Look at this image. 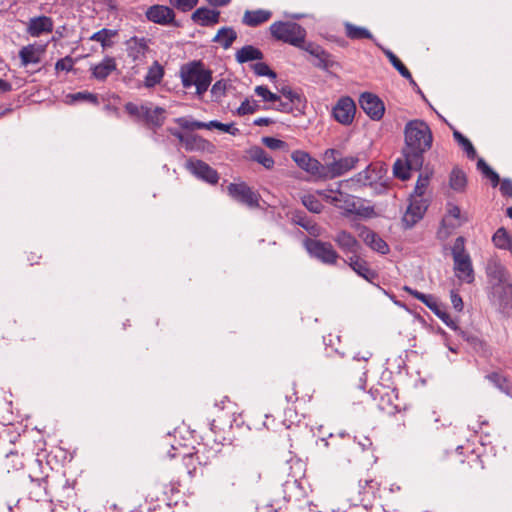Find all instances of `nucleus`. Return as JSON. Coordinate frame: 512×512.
<instances>
[{
	"label": "nucleus",
	"mask_w": 512,
	"mask_h": 512,
	"mask_svg": "<svg viewBox=\"0 0 512 512\" xmlns=\"http://www.w3.org/2000/svg\"><path fill=\"white\" fill-rule=\"evenodd\" d=\"M374 172L375 170L371 169V166H368L365 170L359 172L355 176V179L362 185H372L377 179V175H373Z\"/></svg>",
	"instance_id": "obj_55"
},
{
	"label": "nucleus",
	"mask_w": 512,
	"mask_h": 512,
	"mask_svg": "<svg viewBox=\"0 0 512 512\" xmlns=\"http://www.w3.org/2000/svg\"><path fill=\"white\" fill-rule=\"evenodd\" d=\"M236 39L237 33L232 27H222L218 30L213 41L219 43L224 49H228Z\"/></svg>",
	"instance_id": "obj_41"
},
{
	"label": "nucleus",
	"mask_w": 512,
	"mask_h": 512,
	"mask_svg": "<svg viewBox=\"0 0 512 512\" xmlns=\"http://www.w3.org/2000/svg\"><path fill=\"white\" fill-rule=\"evenodd\" d=\"M263 57L262 51L253 45H245L235 54L237 62L241 64L254 60H262Z\"/></svg>",
	"instance_id": "obj_37"
},
{
	"label": "nucleus",
	"mask_w": 512,
	"mask_h": 512,
	"mask_svg": "<svg viewBox=\"0 0 512 512\" xmlns=\"http://www.w3.org/2000/svg\"><path fill=\"white\" fill-rule=\"evenodd\" d=\"M344 353H340L338 349L333 350L331 347L326 348V360L324 362V367L327 370H334L337 368L336 362L333 361L334 358L342 359Z\"/></svg>",
	"instance_id": "obj_57"
},
{
	"label": "nucleus",
	"mask_w": 512,
	"mask_h": 512,
	"mask_svg": "<svg viewBox=\"0 0 512 512\" xmlns=\"http://www.w3.org/2000/svg\"><path fill=\"white\" fill-rule=\"evenodd\" d=\"M186 168L197 178L209 184L214 185L219 181L218 172L202 160L191 158L187 160Z\"/></svg>",
	"instance_id": "obj_13"
},
{
	"label": "nucleus",
	"mask_w": 512,
	"mask_h": 512,
	"mask_svg": "<svg viewBox=\"0 0 512 512\" xmlns=\"http://www.w3.org/2000/svg\"><path fill=\"white\" fill-rule=\"evenodd\" d=\"M477 169L481 171L484 177L491 181L493 187H496L500 183L499 175L485 162L483 158H479L477 161Z\"/></svg>",
	"instance_id": "obj_48"
},
{
	"label": "nucleus",
	"mask_w": 512,
	"mask_h": 512,
	"mask_svg": "<svg viewBox=\"0 0 512 512\" xmlns=\"http://www.w3.org/2000/svg\"><path fill=\"white\" fill-rule=\"evenodd\" d=\"M252 69L258 76H267L271 79H275L277 77V74L264 62H257L253 64Z\"/></svg>",
	"instance_id": "obj_61"
},
{
	"label": "nucleus",
	"mask_w": 512,
	"mask_h": 512,
	"mask_svg": "<svg viewBox=\"0 0 512 512\" xmlns=\"http://www.w3.org/2000/svg\"><path fill=\"white\" fill-rule=\"evenodd\" d=\"M371 394L374 400L377 401L376 405L378 409L382 412L388 415H394L400 411L398 395L395 390L381 386L380 388L372 390Z\"/></svg>",
	"instance_id": "obj_9"
},
{
	"label": "nucleus",
	"mask_w": 512,
	"mask_h": 512,
	"mask_svg": "<svg viewBox=\"0 0 512 512\" xmlns=\"http://www.w3.org/2000/svg\"><path fill=\"white\" fill-rule=\"evenodd\" d=\"M149 39L145 37H131L126 41V50L129 58L133 62H142L146 58V54L149 50Z\"/></svg>",
	"instance_id": "obj_20"
},
{
	"label": "nucleus",
	"mask_w": 512,
	"mask_h": 512,
	"mask_svg": "<svg viewBox=\"0 0 512 512\" xmlns=\"http://www.w3.org/2000/svg\"><path fill=\"white\" fill-rule=\"evenodd\" d=\"M345 35L351 40L370 39L373 40L371 32L360 26H356L350 22L344 23Z\"/></svg>",
	"instance_id": "obj_42"
},
{
	"label": "nucleus",
	"mask_w": 512,
	"mask_h": 512,
	"mask_svg": "<svg viewBox=\"0 0 512 512\" xmlns=\"http://www.w3.org/2000/svg\"><path fill=\"white\" fill-rule=\"evenodd\" d=\"M229 196L238 203L254 209L260 206L261 196L245 182L230 183L227 186Z\"/></svg>",
	"instance_id": "obj_8"
},
{
	"label": "nucleus",
	"mask_w": 512,
	"mask_h": 512,
	"mask_svg": "<svg viewBox=\"0 0 512 512\" xmlns=\"http://www.w3.org/2000/svg\"><path fill=\"white\" fill-rule=\"evenodd\" d=\"M186 150L204 149L210 143L198 135H187L183 142Z\"/></svg>",
	"instance_id": "obj_51"
},
{
	"label": "nucleus",
	"mask_w": 512,
	"mask_h": 512,
	"mask_svg": "<svg viewBox=\"0 0 512 512\" xmlns=\"http://www.w3.org/2000/svg\"><path fill=\"white\" fill-rule=\"evenodd\" d=\"M403 290L412 295L414 298L425 304L435 315L443 306L438 299L432 294H424L409 286H404Z\"/></svg>",
	"instance_id": "obj_33"
},
{
	"label": "nucleus",
	"mask_w": 512,
	"mask_h": 512,
	"mask_svg": "<svg viewBox=\"0 0 512 512\" xmlns=\"http://www.w3.org/2000/svg\"><path fill=\"white\" fill-rule=\"evenodd\" d=\"M491 301L506 309L512 301V283L506 280L491 284Z\"/></svg>",
	"instance_id": "obj_19"
},
{
	"label": "nucleus",
	"mask_w": 512,
	"mask_h": 512,
	"mask_svg": "<svg viewBox=\"0 0 512 512\" xmlns=\"http://www.w3.org/2000/svg\"><path fill=\"white\" fill-rule=\"evenodd\" d=\"M343 182H338L336 188H330L326 190H319L317 193L324 199L329 201L335 207L343 209L347 212H353L356 208V204L353 197L341 192V186Z\"/></svg>",
	"instance_id": "obj_10"
},
{
	"label": "nucleus",
	"mask_w": 512,
	"mask_h": 512,
	"mask_svg": "<svg viewBox=\"0 0 512 512\" xmlns=\"http://www.w3.org/2000/svg\"><path fill=\"white\" fill-rule=\"evenodd\" d=\"M283 499L287 502L297 500L302 495V487L297 479H288L282 485Z\"/></svg>",
	"instance_id": "obj_38"
},
{
	"label": "nucleus",
	"mask_w": 512,
	"mask_h": 512,
	"mask_svg": "<svg viewBox=\"0 0 512 512\" xmlns=\"http://www.w3.org/2000/svg\"><path fill=\"white\" fill-rule=\"evenodd\" d=\"M359 237L367 246L380 254L385 255L390 251L388 244L376 232L366 226L360 229Z\"/></svg>",
	"instance_id": "obj_23"
},
{
	"label": "nucleus",
	"mask_w": 512,
	"mask_h": 512,
	"mask_svg": "<svg viewBox=\"0 0 512 512\" xmlns=\"http://www.w3.org/2000/svg\"><path fill=\"white\" fill-rule=\"evenodd\" d=\"M272 17L270 10L257 9L245 11L242 22L249 27H257L267 22Z\"/></svg>",
	"instance_id": "obj_32"
},
{
	"label": "nucleus",
	"mask_w": 512,
	"mask_h": 512,
	"mask_svg": "<svg viewBox=\"0 0 512 512\" xmlns=\"http://www.w3.org/2000/svg\"><path fill=\"white\" fill-rule=\"evenodd\" d=\"M486 378L493 383L499 390L508 393L510 384L505 376L498 372H492L486 376Z\"/></svg>",
	"instance_id": "obj_52"
},
{
	"label": "nucleus",
	"mask_w": 512,
	"mask_h": 512,
	"mask_svg": "<svg viewBox=\"0 0 512 512\" xmlns=\"http://www.w3.org/2000/svg\"><path fill=\"white\" fill-rule=\"evenodd\" d=\"M165 112V109L162 107L151 109L150 107L146 106L143 122L148 128L156 131V129L160 128L165 122Z\"/></svg>",
	"instance_id": "obj_31"
},
{
	"label": "nucleus",
	"mask_w": 512,
	"mask_h": 512,
	"mask_svg": "<svg viewBox=\"0 0 512 512\" xmlns=\"http://www.w3.org/2000/svg\"><path fill=\"white\" fill-rule=\"evenodd\" d=\"M67 97L70 98L71 102L87 101V102H90L93 105H98L99 104L97 94H94V93H91V92H88V91H83V92H77V93H74V94H69Z\"/></svg>",
	"instance_id": "obj_54"
},
{
	"label": "nucleus",
	"mask_w": 512,
	"mask_h": 512,
	"mask_svg": "<svg viewBox=\"0 0 512 512\" xmlns=\"http://www.w3.org/2000/svg\"><path fill=\"white\" fill-rule=\"evenodd\" d=\"M258 109H259V105H258L257 101H255V100L251 101L248 98H246L241 103L240 107L237 109V113L240 116H243V115H247V114H252V113L256 112Z\"/></svg>",
	"instance_id": "obj_63"
},
{
	"label": "nucleus",
	"mask_w": 512,
	"mask_h": 512,
	"mask_svg": "<svg viewBox=\"0 0 512 512\" xmlns=\"http://www.w3.org/2000/svg\"><path fill=\"white\" fill-rule=\"evenodd\" d=\"M117 34V30L103 28L93 33L90 36L89 40L99 42L101 44V47L105 50L107 48H111L114 45L112 38L117 36Z\"/></svg>",
	"instance_id": "obj_40"
},
{
	"label": "nucleus",
	"mask_w": 512,
	"mask_h": 512,
	"mask_svg": "<svg viewBox=\"0 0 512 512\" xmlns=\"http://www.w3.org/2000/svg\"><path fill=\"white\" fill-rule=\"evenodd\" d=\"M145 16L148 21L155 24L162 26L172 25L174 27H180V23L175 19L174 10L165 5L155 4L150 6L146 10Z\"/></svg>",
	"instance_id": "obj_12"
},
{
	"label": "nucleus",
	"mask_w": 512,
	"mask_h": 512,
	"mask_svg": "<svg viewBox=\"0 0 512 512\" xmlns=\"http://www.w3.org/2000/svg\"><path fill=\"white\" fill-rule=\"evenodd\" d=\"M449 185L456 192H463L467 185L465 172L459 167H454L450 173Z\"/></svg>",
	"instance_id": "obj_43"
},
{
	"label": "nucleus",
	"mask_w": 512,
	"mask_h": 512,
	"mask_svg": "<svg viewBox=\"0 0 512 512\" xmlns=\"http://www.w3.org/2000/svg\"><path fill=\"white\" fill-rule=\"evenodd\" d=\"M175 122L185 130H195V129H205L206 123L197 121V120H189L186 117H179L175 119Z\"/></svg>",
	"instance_id": "obj_56"
},
{
	"label": "nucleus",
	"mask_w": 512,
	"mask_h": 512,
	"mask_svg": "<svg viewBox=\"0 0 512 512\" xmlns=\"http://www.w3.org/2000/svg\"><path fill=\"white\" fill-rule=\"evenodd\" d=\"M269 30L272 37L278 41L298 48L305 46L306 30L296 22L277 21L271 24Z\"/></svg>",
	"instance_id": "obj_5"
},
{
	"label": "nucleus",
	"mask_w": 512,
	"mask_h": 512,
	"mask_svg": "<svg viewBox=\"0 0 512 512\" xmlns=\"http://www.w3.org/2000/svg\"><path fill=\"white\" fill-rule=\"evenodd\" d=\"M182 84L185 88L196 87V94L202 96L212 82V72L201 61H192L180 69Z\"/></svg>",
	"instance_id": "obj_3"
},
{
	"label": "nucleus",
	"mask_w": 512,
	"mask_h": 512,
	"mask_svg": "<svg viewBox=\"0 0 512 512\" xmlns=\"http://www.w3.org/2000/svg\"><path fill=\"white\" fill-rule=\"evenodd\" d=\"M456 277L468 284L474 281V270L470 255L453 259Z\"/></svg>",
	"instance_id": "obj_24"
},
{
	"label": "nucleus",
	"mask_w": 512,
	"mask_h": 512,
	"mask_svg": "<svg viewBox=\"0 0 512 512\" xmlns=\"http://www.w3.org/2000/svg\"><path fill=\"white\" fill-rule=\"evenodd\" d=\"M303 49L317 60L313 64L319 69L329 71L331 68L338 66L334 57L318 44L309 42Z\"/></svg>",
	"instance_id": "obj_16"
},
{
	"label": "nucleus",
	"mask_w": 512,
	"mask_h": 512,
	"mask_svg": "<svg viewBox=\"0 0 512 512\" xmlns=\"http://www.w3.org/2000/svg\"><path fill=\"white\" fill-rule=\"evenodd\" d=\"M117 69L116 61L111 56H105L103 60L91 67L92 77L98 81H105L108 76Z\"/></svg>",
	"instance_id": "obj_28"
},
{
	"label": "nucleus",
	"mask_w": 512,
	"mask_h": 512,
	"mask_svg": "<svg viewBox=\"0 0 512 512\" xmlns=\"http://www.w3.org/2000/svg\"><path fill=\"white\" fill-rule=\"evenodd\" d=\"M333 241L344 254L358 255L361 248L359 241L346 230L338 231L333 236Z\"/></svg>",
	"instance_id": "obj_21"
},
{
	"label": "nucleus",
	"mask_w": 512,
	"mask_h": 512,
	"mask_svg": "<svg viewBox=\"0 0 512 512\" xmlns=\"http://www.w3.org/2000/svg\"><path fill=\"white\" fill-rule=\"evenodd\" d=\"M254 91L258 96L262 98L264 102L280 101V96L271 92L266 86H256Z\"/></svg>",
	"instance_id": "obj_59"
},
{
	"label": "nucleus",
	"mask_w": 512,
	"mask_h": 512,
	"mask_svg": "<svg viewBox=\"0 0 512 512\" xmlns=\"http://www.w3.org/2000/svg\"><path fill=\"white\" fill-rule=\"evenodd\" d=\"M460 208L456 205H449L447 214L443 219V225L455 228L460 225Z\"/></svg>",
	"instance_id": "obj_50"
},
{
	"label": "nucleus",
	"mask_w": 512,
	"mask_h": 512,
	"mask_svg": "<svg viewBox=\"0 0 512 512\" xmlns=\"http://www.w3.org/2000/svg\"><path fill=\"white\" fill-rule=\"evenodd\" d=\"M377 45L381 48L384 55L388 58L392 66L400 73V75L407 79L411 86H416V82L413 79L411 72L402 63V61L391 50L386 49L379 44Z\"/></svg>",
	"instance_id": "obj_34"
},
{
	"label": "nucleus",
	"mask_w": 512,
	"mask_h": 512,
	"mask_svg": "<svg viewBox=\"0 0 512 512\" xmlns=\"http://www.w3.org/2000/svg\"><path fill=\"white\" fill-rule=\"evenodd\" d=\"M344 262L360 277L369 283H374L378 279V273L369 267L366 260L358 255L350 256Z\"/></svg>",
	"instance_id": "obj_18"
},
{
	"label": "nucleus",
	"mask_w": 512,
	"mask_h": 512,
	"mask_svg": "<svg viewBox=\"0 0 512 512\" xmlns=\"http://www.w3.org/2000/svg\"><path fill=\"white\" fill-rule=\"evenodd\" d=\"M451 457L454 462L459 463V471L464 475L478 474L485 468L482 455L474 449L464 451L459 446L451 453Z\"/></svg>",
	"instance_id": "obj_7"
},
{
	"label": "nucleus",
	"mask_w": 512,
	"mask_h": 512,
	"mask_svg": "<svg viewBox=\"0 0 512 512\" xmlns=\"http://www.w3.org/2000/svg\"><path fill=\"white\" fill-rule=\"evenodd\" d=\"M327 448L332 451L347 457L350 461L349 456L359 451H366L372 447V441L369 437L362 436L360 439L352 437L350 434L340 432L338 434H330L328 438L321 439Z\"/></svg>",
	"instance_id": "obj_2"
},
{
	"label": "nucleus",
	"mask_w": 512,
	"mask_h": 512,
	"mask_svg": "<svg viewBox=\"0 0 512 512\" xmlns=\"http://www.w3.org/2000/svg\"><path fill=\"white\" fill-rule=\"evenodd\" d=\"M429 204L421 197L411 196L410 204L402 217V224L405 229L412 228L424 216Z\"/></svg>",
	"instance_id": "obj_11"
},
{
	"label": "nucleus",
	"mask_w": 512,
	"mask_h": 512,
	"mask_svg": "<svg viewBox=\"0 0 512 512\" xmlns=\"http://www.w3.org/2000/svg\"><path fill=\"white\" fill-rule=\"evenodd\" d=\"M164 76V69L159 64L158 61H154V63L149 67L148 72L145 76V86L146 87H154L159 84Z\"/></svg>",
	"instance_id": "obj_44"
},
{
	"label": "nucleus",
	"mask_w": 512,
	"mask_h": 512,
	"mask_svg": "<svg viewBox=\"0 0 512 512\" xmlns=\"http://www.w3.org/2000/svg\"><path fill=\"white\" fill-rule=\"evenodd\" d=\"M280 93L290 103L295 106L296 112L302 113L306 107V99L300 93L292 90L290 87L285 86L280 89Z\"/></svg>",
	"instance_id": "obj_39"
},
{
	"label": "nucleus",
	"mask_w": 512,
	"mask_h": 512,
	"mask_svg": "<svg viewBox=\"0 0 512 512\" xmlns=\"http://www.w3.org/2000/svg\"><path fill=\"white\" fill-rule=\"evenodd\" d=\"M251 159L258 162L266 169H272L274 167V159L261 147H253L250 151Z\"/></svg>",
	"instance_id": "obj_45"
},
{
	"label": "nucleus",
	"mask_w": 512,
	"mask_h": 512,
	"mask_svg": "<svg viewBox=\"0 0 512 512\" xmlns=\"http://www.w3.org/2000/svg\"><path fill=\"white\" fill-rule=\"evenodd\" d=\"M451 253H452L453 259L469 255L465 251V239H464V237L459 236V237H457L455 239L454 244H453L452 249H451Z\"/></svg>",
	"instance_id": "obj_64"
},
{
	"label": "nucleus",
	"mask_w": 512,
	"mask_h": 512,
	"mask_svg": "<svg viewBox=\"0 0 512 512\" xmlns=\"http://www.w3.org/2000/svg\"><path fill=\"white\" fill-rule=\"evenodd\" d=\"M492 241L494 245L499 249H510L512 245V240L507 230L503 227L497 229L492 237Z\"/></svg>",
	"instance_id": "obj_47"
},
{
	"label": "nucleus",
	"mask_w": 512,
	"mask_h": 512,
	"mask_svg": "<svg viewBox=\"0 0 512 512\" xmlns=\"http://www.w3.org/2000/svg\"><path fill=\"white\" fill-rule=\"evenodd\" d=\"M326 164L323 165L322 179H334L354 169L359 162L357 156L341 157L337 149H327L324 153Z\"/></svg>",
	"instance_id": "obj_4"
},
{
	"label": "nucleus",
	"mask_w": 512,
	"mask_h": 512,
	"mask_svg": "<svg viewBox=\"0 0 512 512\" xmlns=\"http://www.w3.org/2000/svg\"><path fill=\"white\" fill-rule=\"evenodd\" d=\"M191 19L201 26L208 27L219 22L220 12L206 7H200L192 13Z\"/></svg>",
	"instance_id": "obj_27"
},
{
	"label": "nucleus",
	"mask_w": 512,
	"mask_h": 512,
	"mask_svg": "<svg viewBox=\"0 0 512 512\" xmlns=\"http://www.w3.org/2000/svg\"><path fill=\"white\" fill-rule=\"evenodd\" d=\"M356 105L352 98L345 96L338 100L332 109L334 119L343 125H349L354 119Z\"/></svg>",
	"instance_id": "obj_14"
},
{
	"label": "nucleus",
	"mask_w": 512,
	"mask_h": 512,
	"mask_svg": "<svg viewBox=\"0 0 512 512\" xmlns=\"http://www.w3.org/2000/svg\"><path fill=\"white\" fill-rule=\"evenodd\" d=\"M262 143L271 150H287L288 144L274 137H263Z\"/></svg>",
	"instance_id": "obj_62"
},
{
	"label": "nucleus",
	"mask_w": 512,
	"mask_h": 512,
	"mask_svg": "<svg viewBox=\"0 0 512 512\" xmlns=\"http://www.w3.org/2000/svg\"><path fill=\"white\" fill-rule=\"evenodd\" d=\"M52 31L53 20L45 15L31 18L27 25V33L32 37H39L44 33H51Z\"/></svg>",
	"instance_id": "obj_25"
},
{
	"label": "nucleus",
	"mask_w": 512,
	"mask_h": 512,
	"mask_svg": "<svg viewBox=\"0 0 512 512\" xmlns=\"http://www.w3.org/2000/svg\"><path fill=\"white\" fill-rule=\"evenodd\" d=\"M302 204L312 213L319 214L323 210L324 206L320 200L312 194H306L301 197Z\"/></svg>",
	"instance_id": "obj_49"
},
{
	"label": "nucleus",
	"mask_w": 512,
	"mask_h": 512,
	"mask_svg": "<svg viewBox=\"0 0 512 512\" xmlns=\"http://www.w3.org/2000/svg\"><path fill=\"white\" fill-rule=\"evenodd\" d=\"M429 181H430L429 175L420 174L417 179L414 193L412 194V196L423 198V195L429 185Z\"/></svg>",
	"instance_id": "obj_60"
},
{
	"label": "nucleus",
	"mask_w": 512,
	"mask_h": 512,
	"mask_svg": "<svg viewBox=\"0 0 512 512\" xmlns=\"http://www.w3.org/2000/svg\"><path fill=\"white\" fill-rule=\"evenodd\" d=\"M291 158L301 169L322 178L323 164L312 158L307 152L296 150L292 153Z\"/></svg>",
	"instance_id": "obj_17"
},
{
	"label": "nucleus",
	"mask_w": 512,
	"mask_h": 512,
	"mask_svg": "<svg viewBox=\"0 0 512 512\" xmlns=\"http://www.w3.org/2000/svg\"><path fill=\"white\" fill-rule=\"evenodd\" d=\"M402 156H407L414 165L424 162V155L433 144V133L429 125L421 119L408 121L404 127Z\"/></svg>",
	"instance_id": "obj_1"
},
{
	"label": "nucleus",
	"mask_w": 512,
	"mask_h": 512,
	"mask_svg": "<svg viewBox=\"0 0 512 512\" xmlns=\"http://www.w3.org/2000/svg\"><path fill=\"white\" fill-rule=\"evenodd\" d=\"M0 467L6 473L21 470L24 467L23 454H19L17 451H10L1 461Z\"/></svg>",
	"instance_id": "obj_35"
},
{
	"label": "nucleus",
	"mask_w": 512,
	"mask_h": 512,
	"mask_svg": "<svg viewBox=\"0 0 512 512\" xmlns=\"http://www.w3.org/2000/svg\"><path fill=\"white\" fill-rule=\"evenodd\" d=\"M125 111L129 116L134 118L135 121H143L144 111L146 110V105H140L133 102H127L124 106Z\"/></svg>",
	"instance_id": "obj_53"
},
{
	"label": "nucleus",
	"mask_w": 512,
	"mask_h": 512,
	"mask_svg": "<svg viewBox=\"0 0 512 512\" xmlns=\"http://www.w3.org/2000/svg\"><path fill=\"white\" fill-rule=\"evenodd\" d=\"M359 103L363 111L372 119L380 120L385 112L381 99L373 93L364 92L361 94Z\"/></svg>",
	"instance_id": "obj_15"
},
{
	"label": "nucleus",
	"mask_w": 512,
	"mask_h": 512,
	"mask_svg": "<svg viewBox=\"0 0 512 512\" xmlns=\"http://www.w3.org/2000/svg\"><path fill=\"white\" fill-rule=\"evenodd\" d=\"M293 220L297 225H299L309 233V235L311 236L310 238L315 239L322 235V228L314 221L308 219L306 215H304L303 213H295Z\"/></svg>",
	"instance_id": "obj_36"
},
{
	"label": "nucleus",
	"mask_w": 512,
	"mask_h": 512,
	"mask_svg": "<svg viewBox=\"0 0 512 512\" xmlns=\"http://www.w3.org/2000/svg\"><path fill=\"white\" fill-rule=\"evenodd\" d=\"M44 52V47L29 44L24 46L19 51V58L21 65L26 67L29 64H38L41 61V54Z\"/></svg>",
	"instance_id": "obj_30"
},
{
	"label": "nucleus",
	"mask_w": 512,
	"mask_h": 512,
	"mask_svg": "<svg viewBox=\"0 0 512 512\" xmlns=\"http://www.w3.org/2000/svg\"><path fill=\"white\" fill-rule=\"evenodd\" d=\"M453 137L455 141L458 143V145L461 146L463 151L466 153L467 157L470 160H474L477 156V152L471 141L458 130L453 131Z\"/></svg>",
	"instance_id": "obj_46"
},
{
	"label": "nucleus",
	"mask_w": 512,
	"mask_h": 512,
	"mask_svg": "<svg viewBox=\"0 0 512 512\" xmlns=\"http://www.w3.org/2000/svg\"><path fill=\"white\" fill-rule=\"evenodd\" d=\"M424 162L420 161V164L414 165L410 162L407 156H403V159H397L393 166L394 176L401 179L407 180L411 176V170L420 171L423 167Z\"/></svg>",
	"instance_id": "obj_29"
},
{
	"label": "nucleus",
	"mask_w": 512,
	"mask_h": 512,
	"mask_svg": "<svg viewBox=\"0 0 512 512\" xmlns=\"http://www.w3.org/2000/svg\"><path fill=\"white\" fill-rule=\"evenodd\" d=\"M211 128H216L218 130H221L225 133H229L231 135H236L239 132V129L234 127V125L232 123L224 124L217 120H212V121L206 123L205 129H211Z\"/></svg>",
	"instance_id": "obj_58"
},
{
	"label": "nucleus",
	"mask_w": 512,
	"mask_h": 512,
	"mask_svg": "<svg viewBox=\"0 0 512 512\" xmlns=\"http://www.w3.org/2000/svg\"><path fill=\"white\" fill-rule=\"evenodd\" d=\"M30 477L29 497L36 502L52 501V495L48 490V476L40 478Z\"/></svg>",
	"instance_id": "obj_22"
},
{
	"label": "nucleus",
	"mask_w": 512,
	"mask_h": 512,
	"mask_svg": "<svg viewBox=\"0 0 512 512\" xmlns=\"http://www.w3.org/2000/svg\"><path fill=\"white\" fill-rule=\"evenodd\" d=\"M302 244L308 255L322 264L333 266L340 258L339 253L330 242L305 237Z\"/></svg>",
	"instance_id": "obj_6"
},
{
	"label": "nucleus",
	"mask_w": 512,
	"mask_h": 512,
	"mask_svg": "<svg viewBox=\"0 0 512 512\" xmlns=\"http://www.w3.org/2000/svg\"><path fill=\"white\" fill-rule=\"evenodd\" d=\"M486 275L490 284L500 283L508 280L505 267L496 257L490 258L487 261Z\"/></svg>",
	"instance_id": "obj_26"
}]
</instances>
